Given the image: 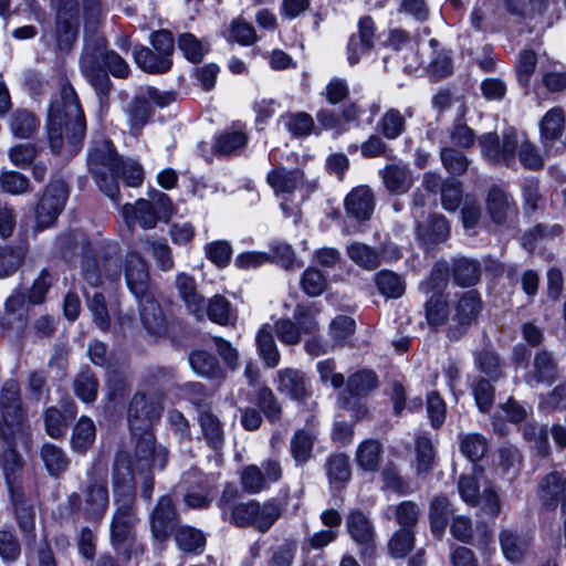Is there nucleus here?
Returning <instances> with one entry per match:
<instances>
[{
    "label": "nucleus",
    "mask_w": 566,
    "mask_h": 566,
    "mask_svg": "<svg viewBox=\"0 0 566 566\" xmlns=\"http://www.w3.org/2000/svg\"><path fill=\"white\" fill-rule=\"evenodd\" d=\"M538 496L548 510H555L558 504L566 507V479L558 473L547 474L538 485Z\"/></svg>",
    "instance_id": "4be33fe9"
},
{
    "label": "nucleus",
    "mask_w": 566,
    "mask_h": 566,
    "mask_svg": "<svg viewBox=\"0 0 566 566\" xmlns=\"http://www.w3.org/2000/svg\"><path fill=\"white\" fill-rule=\"evenodd\" d=\"M96 436L94 422L87 417H81L72 430L71 446L80 453L86 452Z\"/></svg>",
    "instance_id": "58836bf2"
},
{
    "label": "nucleus",
    "mask_w": 566,
    "mask_h": 566,
    "mask_svg": "<svg viewBox=\"0 0 566 566\" xmlns=\"http://www.w3.org/2000/svg\"><path fill=\"white\" fill-rule=\"evenodd\" d=\"M154 50L136 45L134 59L136 64L145 72L153 74L166 73L171 69V55L175 50L174 38L170 31L159 30L150 35Z\"/></svg>",
    "instance_id": "6e6552de"
},
{
    "label": "nucleus",
    "mask_w": 566,
    "mask_h": 566,
    "mask_svg": "<svg viewBox=\"0 0 566 566\" xmlns=\"http://www.w3.org/2000/svg\"><path fill=\"white\" fill-rule=\"evenodd\" d=\"M189 364L193 371L201 377H222V370L213 355L205 350H196L189 355Z\"/></svg>",
    "instance_id": "ea45409f"
},
{
    "label": "nucleus",
    "mask_w": 566,
    "mask_h": 566,
    "mask_svg": "<svg viewBox=\"0 0 566 566\" xmlns=\"http://www.w3.org/2000/svg\"><path fill=\"white\" fill-rule=\"evenodd\" d=\"M48 134L50 147L55 154L65 149L69 156H73L80 149L85 120L76 92L69 84L61 87L60 97L50 105Z\"/></svg>",
    "instance_id": "f257e3e1"
},
{
    "label": "nucleus",
    "mask_w": 566,
    "mask_h": 566,
    "mask_svg": "<svg viewBox=\"0 0 566 566\" xmlns=\"http://www.w3.org/2000/svg\"><path fill=\"white\" fill-rule=\"evenodd\" d=\"M482 308V302L475 291H468L461 295L453 307V314L448 327V337L459 339L476 321Z\"/></svg>",
    "instance_id": "ddd939ff"
},
{
    "label": "nucleus",
    "mask_w": 566,
    "mask_h": 566,
    "mask_svg": "<svg viewBox=\"0 0 566 566\" xmlns=\"http://www.w3.org/2000/svg\"><path fill=\"white\" fill-rule=\"evenodd\" d=\"M255 343L258 353L263 359L264 365L269 368L276 367L281 356L269 325H264L259 329Z\"/></svg>",
    "instance_id": "7c9ffc66"
},
{
    "label": "nucleus",
    "mask_w": 566,
    "mask_h": 566,
    "mask_svg": "<svg viewBox=\"0 0 566 566\" xmlns=\"http://www.w3.org/2000/svg\"><path fill=\"white\" fill-rule=\"evenodd\" d=\"M41 459L51 475L59 476L66 471L70 460L65 452L57 446L45 443L41 448Z\"/></svg>",
    "instance_id": "a19ab883"
},
{
    "label": "nucleus",
    "mask_w": 566,
    "mask_h": 566,
    "mask_svg": "<svg viewBox=\"0 0 566 566\" xmlns=\"http://www.w3.org/2000/svg\"><path fill=\"white\" fill-rule=\"evenodd\" d=\"M24 256L20 248L0 247V279L12 275L23 263Z\"/></svg>",
    "instance_id": "4d7b16f0"
},
{
    "label": "nucleus",
    "mask_w": 566,
    "mask_h": 566,
    "mask_svg": "<svg viewBox=\"0 0 566 566\" xmlns=\"http://www.w3.org/2000/svg\"><path fill=\"white\" fill-rule=\"evenodd\" d=\"M419 239L426 244H437L448 239L450 226L442 214H433L429 218L427 224H419L417 228Z\"/></svg>",
    "instance_id": "cd10ccee"
},
{
    "label": "nucleus",
    "mask_w": 566,
    "mask_h": 566,
    "mask_svg": "<svg viewBox=\"0 0 566 566\" xmlns=\"http://www.w3.org/2000/svg\"><path fill=\"white\" fill-rule=\"evenodd\" d=\"M87 164L98 188L112 200H117V176L122 158L116 154L113 144L109 140L95 142L88 153Z\"/></svg>",
    "instance_id": "423d86ee"
},
{
    "label": "nucleus",
    "mask_w": 566,
    "mask_h": 566,
    "mask_svg": "<svg viewBox=\"0 0 566 566\" xmlns=\"http://www.w3.org/2000/svg\"><path fill=\"white\" fill-rule=\"evenodd\" d=\"M451 513V504L447 496L437 495L432 499L429 506V520L434 535L439 536L443 533Z\"/></svg>",
    "instance_id": "e433bc0d"
},
{
    "label": "nucleus",
    "mask_w": 566,
    "mask_h": 566,
    "mask_svg": "<svg viewBox=\"0 0 566 566\" xmlns=\"http://www.w3.org/2000/svg\"><path fill=\"white\" fill-rule=\"evenodd\" d=\"M255 517H253V527L259 532H266L280 518L282 509L274 501L260 503L254 500Z\"/></svg>",
    "instance_id": "79ce46f5"
},
{
    "label": "nucleus",
    "mask_w": 566,
    "mask_h": 566,
    "mask_svg": "<svg viewBox=\"0 0 566 566\" xmlns=\"http://www.w3.org/2000/svg\"><path fill=\"white\" fill-rule=\"evenodd\" d=\"M449 308L443 294L434 293L426 303V316L429 325L440 326L448 319Z\"/></svg>",
    "instance_id": "603ef678"
},
{
    "label": "nucleus",
    "mask_w": 566,
    "mask_h": 566,
    "mask_svg": "<svg viewBox=\"0 0 566 566\" xmlns=\"http://www.w3.org/2000/svg\"><path fill=\"white\" fill-rule=\"evenodd\" d=\"M29 179L18 171H2L0 175V187L4 192L22 195L29 190Z\"/></svg>",
    "instance_id": "774afa93"
},
{
    "label": "nucleus",
    "mask_w": 566,
    "mask_h": 566,
    "mask_svg": "<svg viewBox=\"0 0 566 566\" xmlns=\"http://www.w3.org/2000/svg\"><path fill=\"white\" fill-rule=\"evenodd\" d=\"M139 315L144 327L151 334H160L165 329L166 318L156 297L155 290L136 297Z\"/></svg>",
    "instance_id": "aec40b11"
},
{
    "label": "nucleus",
    "mask_w": 566,
    "mask_h": 566,
    "mask_svg": "<svg viewBox=\"0 0 566 566\" xmlns=\"http://www.w3.org/2000/svg\"><path fill=\"white\" fill-rule=\"evenodd\" d=\"M481 275L479 262L469 259L457 260L453 264V277L461 286H472L478 283Z\"/></svg>",
    "instance_id": "a18cd8bd"
},
{
    "label": "nucleus",
    "mask_w": 566,
    "mask_h": 566,
    "mask_svg": "<svg viewBox=\"0 0 566 566\" xmlns=\"http://www.w3.org/2000/svg\"><path fill=\"white\" fill-rule=\"evenodd\" d=\"M67 198V187L63 181L51 182L36 208V224L44 229L52 226Z\"/></svg>",
    "instance_id": "2eb2a0df"
},
{
    "label": "nucleus",
    "mask_w": 566,
    "mask_h": 566,
    "mask_svg": "<svg viewBox=\"0 0 566 566\" xmlns=\"http://www.w3.org/2000/svg\"><path fill=\"white\" fill-rule=\"evenodd\" d=\"M460 451L470 461H479L488 451L485 438L479 433H467L460 436Z\"/></svg>",
    "instance_id": "3c124183"
},
{
    "label": "nucleus",
    "mask_w": 566,
    "mask_h": 566,
    "mask_svg": "<svg viewBox=\"0 0 566 566\" xmlns=\"http://www.w3.org/2000/svg\"><path fill=\"white\" fill-rule=\"evenodd\" d=\"M375 22L366 15L358 21V34L353 35L348 43V61L352 65L359 62L360 56L374 46Z\"/></svg>",
    "instance_id": "412c9836"
},
{
    "label": "nucleus",
    "mask_w": 566,
    "mask_h": 566,
    "mask_svg": "<svg viewBox=\"0 0 566 566\" xmlns=\"http://www.w3.org/2000/svg\"><path fill=\"white\" fill-rule=\"evenodd\" d=\"M375 282L379 292L387 296L397 298L405 292V284L400 277L391 271H381L375 275Z\"/></svg>",
    "instance_id": "5fc2aeb1"
},
{
    "label": "nucleus",
    "mask_w": 566,
    "mask_h": 566,
    "mask_svg": "<svg viewBox=\"0 0 566 566\" xmlns=\"http://www.w3.org/2000/svg\"><path fill=\"white\" fill-rule=\"evenodd\" d=\"M178 48L187 60L195 63L200 62L207 52L203 43L191 33H182L179 35Z\"/></svg>",
    "instance_id": "338daca9"
},
{
    "label": "nucleus",
    "mask_w": 566,
    "mask_h": 566,
    "mask_svg": "<svg viewBox=\"0 0 566 566\" xmlns=\"http://www.w3.org/2000/svg\"><path fill=\"white\" fill-rule=\"evenodd\" d=\"M558 377L557 364L553 356L546 352L541 350L535 354L532 369L527 375L530 384H545L551 385L556 381Z\"/></svg>",
    "instance_id": "b1692460"
},
{
    "label": "nucleus",
    "mask_w": 566,
    "mask_h": 566,
    "mask_svg": "<svg viewBox=\"0 0 566 566\" xmlns=\"http://www.w3.org/2000/svg\"><path fill=\"white\" fill-rule=\"evenodd\" d=\"M87 484L83 490V500L78 493H72L67 499L72 512H83L91 521H99L108 507L107 470L94 465L87 471Z\"/></svg>",
    "instance_id": "39448f33"
},
{
    "label": "nucleus",
    "mask_w": 566,
    "mask_h": 566,
    "mask_svg": "<svg viewBox=\"0 0 566 566\" xmlns=\"http://www.w3.org/2000/svg\"><path fill=\"white\" fill-rule=\"evenodd\" d=\"M415 534L409 528L397 531L388 543L390 554L396 558L405 557L413 547Z\"/></svg>",
    "instance_id": "680f3d73"
},
{
    "label": "nucleus",
    "mask_w": 566,
    "mask_h": 566,
    "mask_svg": "<svg viewBox=\"0 0 566 566\" xmlns=\"http://www.w3.org/2000/svg\"><path fill=\"white\" fill-rule=\"evenodd\" d=\"M133 440L135 448L132 458L126 452H120L115 458L114 484L126 479L134 484V472L145 473L155 467L164 469L166 464L168 452L165 448L156 447L151 431L139 432Z\"/></svg>",
    "instance_id": "20e7f679"
},
{
    "label": "nucleus",
    "mask_w": 566,
    "mask_h": 566,
    "mask_svg": "<svg viewBox=\"0 0 566 566\" xmlns=\"http://www.w3.org/2000/svg\"><path fill=\"white\" fill-rule=\"evenodd\" d=\"M1 419H0V437L11 442L17 436H27L23 427V415L21 409L20 387L19 384L9 379L4 382L1 395Z\"/></svg>",
    "instance_id": "9d476101"
},
{
    "label": "nucleus",
    "mask_w": 566,
    "mask_h": 566,
    "mask_svg": "<svg viewBox=\"0 0 566 566\" xmlns=\"http://www.w3.org/2000/svg\"><path fill=\"white\" fill-rule=\"evenodd\" d=\"M274 332L279 340L289 346L298 345L303 333L291 318H280L274 323Z\"/></svg>",
    "instance_id": "052dcab7"
},
{
    "label": "nucleus",
    "mask_w": 566,
    "mask_h": 566,
    "mask_svg": "<svg viewBox=\"0 0 566 566\" xmlns=\"http://www.w3.org/2000/svg\"><path fill=\"white\" fill-rule=\"evenodd\" d=\"M255 402L269 421L275 422L281 418L282 408L270 388H259Z\"/></svg>",
    "instance_id": "13d9d810"
},
{
    "label": "nucleus",
    "mask_w": 566,
    "mask_h": 566,
    "mask_svg": "<svg viewBox=\"0 0 566 566\" xmlns=\"http://www.w3.org/2000/svg\"><path fill=\"white\" fill-rule=\"evenodd\" d=\"M380 175L386 189L391 193H405L413 182L409 167L402 164L387 165Z\"/></svg>",
    "instance_id": "393cba45"
},
{
    "label": "nucleus",
    "mask_w": 566,
    "mask_h": 566,
    "mask_svg": "<svg viewBox=\"0 0 566 566\" xmlns=\"http://www.w3.org/2000/svg\"><path fill=\"white\" fill-rule=\"evenodd\" d=\"M176 542L185 552L201 549L206 543L203 534L192 527L181 526L176 533Z\"/></svg>",
    "instance_id": "69168bd1"
},
{
    "label": "nucleus",
    "mask_w": 566,
    "mask_h": 566,
    "mask_svg": "<svg viewBox=\"0 0 566 566\" xmlns=\"http://www.w3.org/2000/svg\"><path fill=\"white\" fill-rule=\"evenodd\" d=\"M114 502L116 509L111 523V543L118 554L129 559L132 555L143 552L134 532L137 521L134 512L135 484L129 479L115 483Z\"/></svg>",
    "instance_id": "f03ea898"
},
{
    "label": "nucleus",
    "mask_w": 566,
    "mask_h": 566,
    "mask_svg": "<svg viewBox=\"0 0 566 566\" xmlns=\"http://www.w3.org/2000/svg\"><path fill=\"white\" fill-rule=\"evenodd\" d=\"M500 543L504 556L513 563L523 560L531 546L530 538L512 530H503L500 533Z\"/></svg>",
    "instance_id": "c85d7f7f"
},
{
    "label": "nucleus",
    "mask_w": 566,
    "mask_h": 566,
    "mask_svg": "<svg viewBox=\"0 0 566 566\" xmlns=\"http://www.w3.org/2000/svg\"><path fill=\"white\" fill-rule=\"evenodd\" d=\"M86 298L94 324L102 331H107L111 327V315L105 296L99 292H94L93 295L86 294Z\"/></svg>",
    "instance_id": "09e8293b"
},
{
    "label": "nucleus",
    "mask_w": 566,
    "mask_h": 566,
    "mask_svg": "<svg viewBox=\"0 0 566 566\" xmlns=\"http://www.w3.org/2000/svg\"><path fill=\"white\" fill-rule=\"evenodd\" d=\"M482 155L491 163L503 164L507 167L515 163L517 136L514 128H507L501 134L491 132L479 137Z\"/></svg>",
    "instance_id": "9b49d317"
},
{
    "label": "nucleus",
    "mask_w": 566,
    "mask_h": 566,
    "mask_svg": "<svg viewBox=\"0 0 566 566\" xmlns=\"http://www.w3.org/2000/svg\"><path fill=\"white\" fill-rule=\"evenodd\" d=\"M176 286L188 311L197 318L202 319L205 317L206 303L196 291L195 280L187 274H179L176 279Z\"/></svg>",
    "instance_id": "a878e982"
},
{
    "label": "nucleus",
    "mask_w": 566,
    "mask_h": 566,
    "mask_svg": "<svg viewBox=\"0 0 566 566\" xmlns=\"http://www.w3.org/2000/svg\"><path fill=\"white\" fill-rule=\"evenodd\" d=\"M518 451L513 447L501 448L497 452L496 473L513 480L516 476Z\"/></svg>",
    "instance_id": "0e129e2a"
},
{
    "label": "nucleus",
    "mask_w": 566,
    "mask_h": 566,
    "mask_svg": "<svg viewBox=\"0 0 566 566\" xmlns=\"http://www.w3.org/2000/svg\"><path fill=\"white\" fill-rule=\"evenodd\" d=\"M411 115L410 109H406V114H402L397 108H389L378 123L380 133L388 139L398 138L406 129V117Z\"/></svg>",
    "instance_id": "4c0bfd02"
},
{
    "label": "nucleus",
    "mask_w": 566,
    "mask_h": 566,
    "mask_svg": "<svg viewBox=\"0 0 566 566\" xmlns=\"http://www.w3.org/2000/svg\"><path fill=\"white\" fill-rule=\"evenodd\" d=\"M374 195L365 186L353 189L345 198L347 213L357 220H368L374 211Z\"/></svg>",
    "instance_id": "5701e85b"
},
{
    "label": "nucleus",
    "mask_w": 566,
    "mask_h": 566,
    "mask_svg": "<svg viewBox=\"0 0 566 566\" xmlns=\"http://www.w3.org/2000/svg\"><path fill=\"white\" fill-rule=\"evenodd\" d=\"M282 476V468L276 460L269 459L261 467L247 465L240 476L242 489L250 494H256L265 490L270 483L276 482Z\"/></svg>",
    "instance_id": "4468645a"
},
{
    "label": "nucleus",
    "mask_w": 566,
    "mask_h": 566,
    "mask_svg": "<svg viewBox=\"0 0 566 566\" xmlns=\"http://www.w3.org/2000/svg\"><path fill=\"white\" fill-rule=\"evenodd\" d=\"M440 159L444 169L452 176H462L470 166V159L452 147L441 148Z\"/></svg>",
    "instance_id": "de8ad7c7"
},
{
    "label": "nucleus",
    "mask_w": 566,
    "mask_h": 566,
    "mask_svg": "<svg viewBox=\"0 0 566 566\" xmlns=\"http://www.w3.org/2000/svg\"><path fill=\"white\" fill-rule=\"evenodd\" d=\"M73 387L75 395L83 401L92 402L96 399L98 382L90 370H82L76 375Z\"/></svg>",
    "instance_id": "864d4df0"
},
{
    "label": "nucleus",
    "mask_w": 566,
    "mask_h": 566,
    "mask_svg": "<svg viewBox=\"0 0 566 566\" xmlns=\"http://www.w3.org/2000/svg\"><path fill=\"white\" fill-rule=\"evenodd\" d=\"M315 442V436L306 430H297L291 440V452L297 464L306 463Z\"/></svg>",
    "instance_id": "49530a36"
},
{
    "label": "nucleus",
    "mask_w": 566,
    "mask_h": 566,
    "mask_svg": "<svg viewBox=\"0 0 566 566\" xmlns=\"http://www.w3.org/2000/svg\"><path fill=\"white\" fill-rule=\"evenodd\" d=\"M266 181L275 193H292L303 181V172L277 167L268 174Z\"/></svg>",
    "instance_id": "bb28decb"
},
{
    "label": "nucleus",
    "mask_w": 566,
    "mask_h": 566,
    "mask_svg": "<svg viewBox=\"0 0 566 566\" xmlns=\"http://www.w3.org/2000/svg\"><path fill=\"white\" fill-rule=\"evenodd\" d=\"M484 470L481 467L474 468L471 474L460 475L458 491L461 499L471 506H478L480 501V486Z\"/></svg>",
    "instance_id": "72a5a7b5"
},
{
    "label": "nucleus",
    "mask_w": 566,
    "mask_h": 566,
    "mask_svg": "<svg viewBox=\"0 0 566 566\" xmlns=\"http://www.w3.org/2000/svg\"><path fill=\"white\" fill-rule=\"evenodd\" d=\"M24 436H17L11 442L3 440L8 444V450L3 454V472L9 486L10 492L13 490H20L18 482L22 471V459L13 449L17 440Z\"/></svg>",
    "instance_id": "c756f323"
},
{
    "label": "nucleus",
    "mask_w": 566,
    "mask_h": 566,
    "mask_svg": "<svg viewBox=\"0 0 566 566\" xmlns=\"http://www.w3.org/2000/svg\"><path fill=\"white\" fill-rule=\"evenodd\" d=\"M10 493L20 528L23 532H31L35 520L33 506L24 499L21 490H13Z\"/></svg>",
    "instance_id": "c03bdc74"
},
{
    "label": "nucleus",
    "mask_w": 566,
    "mask_h": 566,
    "mask_svg": "<svg viewBox=\"0 0 566 566\" xmlns=\"http://www.w3.org/2000/svg\"><path fill=\"white\" fill-rule=\"evenodd\" d=\"M277 390L297 401H303L311 395V387L305 374L293 368L279 370Z\"/></svg>",
    "instance_id": "a211bd4d"
},
{
    "label": "nucleus",
    "mask_w": 566,
    "mask_h": 566,
    "mask_svg": "<svg viewBox=\"0 0 566 566\" xmlns=\"http://www.w3.org/2000/svg\"><path fill=\"white\" fill-rule=\"evenodd\" d=\"M382 458V446L376 439L363 441L356 452L357 464L365 471H377Z\"/></svg>",
    "instance_id": "c9c22d12"
},
{
    "label": "nucleus",
    "mask_w": 566,
    "mask_h": 566,
    "mask_svg": "<svg viewBox=\"0 0 566 566\" xmlns=\"http://www.w3.org/2000/svg\"><path fill=\"white\" fill-rule=\"evenodd\" d=\"M524 439L532 444L541 457L549 452L547 429L536 423H526L523 428Z\"/></svg>",
    "instance_id": "6e6d98bb"
},
{
    "label": "nucleus",
    "mask_w": 566,
    "mask_h": 566,
    "mask_svg": "<svg viewBox=\"0 0 566 566\" xmlns=\"http://www.w3.org/2000/svg\"><path fill=\"white\" fill-rule=\"evenodd\" d=\"M104 65L116 77H126L129 74L125 60L114 51H106L104 38L88 41L81 56L82 73L99 93L107 94L111 81Z\"/></svg>",
    "instance_id": "7ed1b4c3"
},
{
    "label": "nucleus",
    "mask_w": 566,
    "mask_h": 566,
    "mask_svg": "<svg viewBox=\"0 0 566 566\" xmlns=\"http://www.w3.org/2000/svg\"><path fill=\"white\" fill-rule=\"evenodd\" d=\"M174 208L169 197L158 190L149 193V199H138L135 203L122 207V214L128 226L138 224L143 229H154L158 221L167 222Z\"/></svg>",
    "instance_id": "0eeeda50"
},
{
    "label": "nucleus",
    "mask_w": 566,
    "mask_h": 566,
    "mask_svg": "<svg viewBox=\"0 0 566 566\" xmlns=\"http://www.w3.org/2000/svg\"><path fill=\"white\" fill-rule=\"evenodd\" d=\"M566 113L560 107L549 109L541 122V132L546 139L558 138L565 126Z\"/></svg>",
    "instance_id": "8fccbe9b"
},
{
    "label": "nucleus",
    "mask_w": 566,
    "mask_h": 566,
    "mask_svg": "<svg viewBox=\"0 0 566 566\" xmlns=\"http://www.w3.org/2000/svg\"><path fill=\"white\" fill-rule=\"evenodd\" d=\"M125 283L135 297L154 291L147 262L139 254L130 252L124 261Z\"/></svg>",
    "instance_id": "dca6fc26"
},
{
    "label": "nucleus",
    "mask_w": 566,
    "mask_h": 566,
    "mask_svg": "<svg viewBox=\"0 0 566 566\" xmlns=\"http://www.w3.org/2000/svg\"><path fill=\"white\" fill-rule=\"evenodd\" d=\"M319 308L314 304L304 306L297 305L294 311V322L303 334H312L318 329L317 315Z\"/></svg>",
    "instance_id": "bf43d9fd"
},
{
    "label": "nucleus",
    "mask_w": 566,
    "mask_h": 566,
    "mask_svg": "<svg viewBox=\"0 0 566 566\" xmlns=\"http://www.w3.org/2000/svg\"><path fill=\"white\" fill-rule=\"evenodd\" d=\"M347 255L354 263L366 270H374L380 264L378 252L361 242L349 244L347 247Z\"/></svg>",
    "instance_id": "37998d69"
},
{
    "label": "nucleus",
    "mask_w": 566,
    "mask_h": 566,
    "mask_svg": "<svg viewBox=\"0 0 566 566\" xmlns=\"http://www.w3.org/2000/svg\"><path fill=\"white\" fill-rule=\"evenodd\" d=\"M377 377L371 370H363L352 375L347 381V388L344 390L338 402L343 409L355 410L356 418L360 419L367 416V408L361 403L360 397L376 388Z\"/></svg>",
    "instance_id": "f8f14e48"
},
{
    "label": "nucleus",
    "mask_w": 566,
    "mask_h": 566,
    "mask_svg": "<svg viewBox=\"0 0 566 566\" xmlns=\"http://www.w3.org/2000/svg\"><path fill=\"white\" fill-rule=\"evenodd\" d=\"M177 522V513L169 496H161L151 514V533L158 541L168 537Z\"/></svg>",
    "instance_id": "6ab92c4d"
},
{
    "label": "nucleus",
    "mask_w": 566,
    "mask_h": 566,
    "mask_svg": "<svg viewBox=\"0 0 566 566\" xmlns=\"http://www.w3.org/2000/svg\"><path fill=\"white\" fill-rule=\"evenodd\" d=\"M486 210L494 223L503 224L512 213L506 193L497 187L491 188L486 199Z\"/></svg>",
    "instance_id": "f704fd0d"
},
{
    "label": "nucleus",
    "mask_w": 566,
    "mask_h": 566,
    "mask_svg": "<svg viewBox=\"0 0 566 566\" xmlns=\"http://www.w3.org/2000/svg\"><path fill=\"white\" fill-rule=\"evenodd\" d=\"M347 531L359 546L363 554L371 555L375 549V530L369 517L359 510H353L346 517Z\"/></svg>",
    "instance_id": "f3484780"
},
{
    "label": "nucleus",
    "mask_w": 566,
    "mask_h": 566,
    "mask_svg": "<svg viewBox=\"0 0 566 566\" xmlns=\"http://www.w3.org/2000/svg\"><path fill=\"white\" fill-rule=\"evenodd\" d=\"M198 421L208 446L214 450L221 449L224 442V432L219 418L210 411H201Z\"/></svg>",
    "instance_id": "2f4dec72"
},
{
    "label": "nucleus",
    "mask_w": 566,
    "mask_h": 566,
    "mask_svg": "<svg viewBox=\"0 0 566 566\" xmlns=\"http://www.w3.org/2000/svg\"><path fill=\"white\" fill-rule=\"evenodd\" d=\"M39 127V118L28 109L18 108L10 117V129L17 138H31Z\"/></svg>",
    "instance_id": "473e14b6"
},
{
    "label": "nucleus",
    "mask_w": 566,
    "mask_h": 566,
    "mask_svg": "<svg viewBox=\"0 0 566 566\" xmlns=\"http://www.w3.org/2000/svg\"><path fill=\"white\" fill-rule=\"evenodd\" d=\"M301 287L308 296H318L327 287L325 275L315 268H308L301 277Z\"/></svg>",
    "instance_id": "e2e57ef3"
},
{
    "label": "nucleus",
    "mask_w": 566,
    "mask_h": 566,
    "mask_svg": "<svg viewBox=\"0 0 566 566\" xmlns=\"http://www.w3.org/2000/svg\"><path fill=\"white\" fill-rule=\"evenodd\" d=\"M161 391L137 392L128 405L127 419L133 437L139 432L151 431L160 419L164 406Z\"/></svg>",
    "instance_id": "1a4fd4ad"
}]
</instances>
